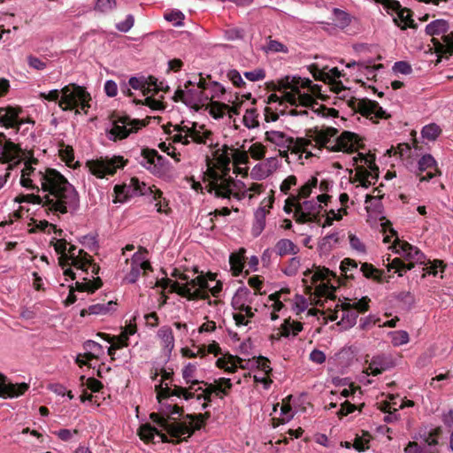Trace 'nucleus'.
<instances>
[{
    "mask_svg": "<svg viewBox=\"0 0 453 453\" xmlns=\"http://www.w3.org/2000/svg\"><path fill=\"white\" fill-rule=\"evenodd\" d=\"M157 335L161 341L165 352L171 354L174 348V337L172 328L168 326H164L158 329Z\"/></svg>",
    "mask_w": 453,
    "mask_h": 453,
    "instance_id": "obj_34",
    "label": "nucleus"
},
{
    "mask_svg": "<svg viewBox=\"0 0 453 453\" xmlns=\"http://www.w3.org/2000/svg\"><path fill=\"white\" fill-rule=\"evenodd\" d=\"M390 232L392 236H395V240L393 242L395 252L403 256L409 263L406 264L400 258H394L388 265V271L395 270V273H398L399 276H402L403 272L412 269L415 263H424L425 255L417 247L411 245L407 242L399 240L395 230L392 229Z\"/></svg>",
    "mask_w": 453,
    "mask_h": 453,
    "instance_id": "obj_8",
    "label": "nucleus"
},
{
    "mask_svg": "<svg viewBox=\"0 0 453 453\" xmlns=\"http://www.w3.org/2000/svg\"><path fill=\"white\" fill-rule=\"evenodd\" d=\"M22 110L18 106L8 105L0 108V124L6 128H17L24 123L19 118Z\"/></svg>",
    "mask_w": 453,
    "mask_h": 453,
    "instance_id": "obj_23",
    "label": "nucleus"
},
{
    "mask_svg": "<svg viewBox=\"0 0 453 453\" xmlns=\"http://www.w3.org/2000/svg\"><path fill=\"white\" fill-rule=\"evenodd\" d=\"M249 152L252 158L259 160L265 155V147L259 142H256L250 147Z\"/></svg>",
    "mask_w": 453,
    "mask_h": 453,
    "instance_id": "obj_58",
    "label": "nucleus"
},
{
    "mask_svg": "<svg viewBox=\"0 0 453 453\" xmlns=\"http://www.w3.org/2000/svg\"><path fill=\"white\" fill-rule=\"evenodd\" d=\"M280 165L277 157H268L261 163L257 164L251 170L250 175L255 180H265L272 175Z\"/></svg>",
    "mask_w": 453,
    "mask_h": 453,
    "instance_id": "obj_24",
    "label": "nucleus"
},
{
    "mask_svg": "<svg viewBox=\"0 0 453 453\" xmlns=\"http://www.w3.org/2000/svg\"><path fill=\"white\" fill-rule=\"evenodd\" d=\"M232 151V161L234 165H246L249 162V157L246 151L235 150H231Z\"/></svg>",
    "mask_w": 453,
    "mask_h": 453,
    "instance_id": "obj_55",
    "label": "nucleus"
},
{
    "mask_svg": "<svg viewBox=\"0 0 453 453\" xmlns=\"http://www.w3.org/2000/svg\"><path fill=\"white\" fill-rule=\"evenodd\" d=\"M441 133V127L434 123L425 126L421 130V135L428 141H435Z\"/></svg>",
    "mask_w": 453,
    "mask_h": 453,
    "instance_id": "obj_43",
    "label": "nucleus"
},
{
    "mask_svg": "<svg viewBox=\"0 0 453 453\" xmlns=\"http://www.w3.org/2000/svg\"><path fill=\"white\" fill-rule=\"evenodd\" d=\"M329 271L324 270V271H319L316 272L313 276L312 280L313 282L320 281L318 285L315 287V295L319 298L318 304L323 305L322 303H320L321 298H325V300L327 299H334V292L336 290V288L330 285L328 282H325L324 280L328 276Z\"/></svg>",
    "mask_w": 453,
    "mask_h": 453,
    "instance_id": "obj_20",
    "label": "nucleus"
},
{
    "mask_svg": "<svg viewBox=\"0 0 453 453\" xmlns=\"http://www.w3.org/2000/svg\"><path fill=\"white\" fill-rule=\"evenodd\" d=\"M179 133L173 136L174 142H181L182 144H189L190 140L188 136L189 127L183 126L178 128Z\"/></svg>",
    "mask_w": 453,
    "mask_h": 453,
    "instance_id": "obj_59",
    "label": "nucleus"
},
{
    "mask_svg": "<svg viewBox=\"0 0 453 453\" xmlns=\"http://www.w3.org/2000/svg\"><path fill=\"white\" fill-rule=\"evenodd\" d=\"M195 81H188L185 83V88L187 89L188 98L186 99V104L189 106H196L198 104H204L210 98L204 91L198 88H194Z\"/></svg>",
    "mask_w": 453,
    "mask_h": 453,
    "instance_id": "obj_32",
    "label": "nucleus"
},
{
    "mask_svg": "<svg viewBox=\"0 0 453 453\" xmlns=\"http://www.w3.org/2000/svg\"><path fill=\"white\" fill-rule=\"evenodd\" d=\"M339 242V234L337 232L326 234L319 242V248L321 252H329Z\"/></svg>",
    "mask_w": 453,
    "mask_h": 453,
    "instance_id": "obj_41",
    "label": "nucleus"
},
{
    "mask_svg": "<svg viewBox=\"0 0 453 453\" xmlns=\"http://www.w3.org/2000/svg\"><path fill=\"white\" fill-rule=\"evenodd\" d=\"M29 386L27 383L7 382V378L0 373V397L14 398L23 395Z\"/></svg>",
    "mask_w": 453,
    "mask_h": 453,
    "instance_id": "obj_26",
    "label": "nucleus"
},
{
    "mask_svg": "<svg viewBox=\"0 0 453 453\" xmlns=\"http://www.w3.org/2000/svg\"><path fill=\"white\" fill-rule=\"evenodd\" d=\"M67 265H72L86 273L90 269L93 278L95 275L98 274L99 272V266L93 263L92 257L83 250L78 249L72 244L69 245L65 261V267Z\"/></svg>",
    "mask_w": 453,
    "mask_h": 453,
    "instance_id": "obj_15",
    "label": "nucleus"
},
{
    "mask_svg": "<svg viewBox=\"0 0 453 453\" xmlns=\"http://www.w3.org/2000/svg\"><path fill=\"white\" fill-rule=\"evenodd\" d=\"M37 159L31 157L25 162L21 171L20 184L30 189L41 190L43 196L31 194L23 196L20 202L42 204L54 215L74 213L80 206V196L75 188L58 171L45 168L36 171L33 165Z\"/></svg>",
    "mask_w": 453,
    "mask_h": 453,
    "instance_id": "obj_1",
    "label": "nucleus"
},
{
    "mask_svg": "<svg viewBox=\"0 0 453 453\" xmlns=\"http://www.w3.org/2000/svg\"><path fill=\"white\" fill-rule=\"evenodd\" d=\"M179 279L185 281V283L166 279L164 280L162 287L166 288L169 286L171 292L176 293L188 300L207 299L209 297L207 289H210L214 296H217L222 290V283L220 281H218L214 287L210 288L207 280L203 275L188 280L186 274H180Z\"/></svg>",
    "mask_w": 453,
    "mask_h": 453,
    "instance_id": "obj_4",
    "label": "nucleus"
},
{
    "mask_svg": "<svg viewBox=\"0 0 453 453\" xmlns=\"http://www.w3.org/2000/svg\"><path fill=\"white\" fill-rule=\"evenodd\" d=\"M236 326H247L250 323V319L254 317V313L251 311V315H248L244 311H236L233 315Z\"/></svg>",
    "mask_w": 453,
    "mask_h": 453,
    "instance_id": "obj_60",
    "label": "nucleus"
},
{
    "mask_svg": "<svg viewBox=\"0 0 453 453\" xmlns=\"http://www.w3.org/2000/svg\"><path fill=\"white\" fill-rule=\"evenodd\" d=\"M157 430L150 425H142L139 429V436L144 441H150L154 439Z\"/></svg>",
    "mask_w": 453,
    "mask_h": 453,
    "instance_id": "obj_57",
    "label": "nucleus"
},
{
    "mask_svg": "<svg viewBox=\"0 0 453 453\" xmlns=\"http://www.w3.org/2000/svg\"><path fill=\"white\" fill-rule=\"evenodd\" d=\"M265 50L270 52H287L288 48L276 40H270L265 47Z\"/></svg>",
    "mask_w": 453,
    "mask_h": 453,
    "instance_id": "obj_64",
    "label": "nucleus"
},
{
    "mask_svg": "<svg viewBox=\"0 0 453 453\" xmlns=\"http://www.w3.org/2000/svg\"><path fill=\"white\" fill-rule=\"evenodd\" d=\"M214 382L217 387L219 397L223 398L225 395H228V394L233 387L231 379L219 378L218 380H215Z\"/></svg>",
    "mask_w": 453,
    "mask_h": 453,
    "instance_id": "obj_45",
    "label": "nucleus"
},
{
    "mask_svg": "<svg viewBox=\"0 0 453 453\" xmlns=\"http://www.w3.org/2000/svg\"><path fill=\"white\" fill-rule=\"evenodd\" d=\"M76 289L78 291H88L93 293L96 289L99 288L101 286V280L98 278L96 281L93 282L88 280L86 282H76L75 283Z\"/></svg>",
    "mask_w": 453,
    "mask_h": 453,
    "instance_id": "obj_52",
    "label": "nucleus"
},
{
    "mask_svg": "<svg viewBox=\"0 0 453 453\" xmlns=\"http://www.w3.org/2000/svg\"><path fill=\"white\" fill-rule=\"evenodd\" d=\"M394 365V363L389 356L387 355H378L372 357L371 361L369 362L368 367L366 369L367 374H371L373 376H377L383 372L390 369Z\"/></svg>",
    "mask_w": 453,
    "mask_h": 453,
    "instance_id": "obj_29",
    "label": "nucleus"
},
{
    "mask_svg": "<svg viewBox=\"0 0 453 453\" xmlns=\"http://www.w3.org/2000/svg\"><path fill=\"white\" fill-rule=\"evenodd\" d=\"M330 196L326 194L317 196V200H307L300 203L297 197H289L285 205V211L290 212L288 205L295 207V219L298 223H307L315 221L317 216L322 209L321 203H326Z\"/></svg>",
    "mask_w": 453,
    "mask_h": 453,
    "instance_id": "obj_9",
    "label": "nucleus"
},
{
    "mask_svg": "<svg viewBox=\"0 0 453 453\" xmlns=\"http://www.w3.org/2000/svg\"><path fill=\"white\" fill-rule=\"evenodd\" d=\"M333 15L335 26L342 29L347 27L351 23V16L343 10L334 8Z\"/></svg>",
    "mask_w": 453,
    "mask_h": 453,
    "instance_id": "obj_42",
    "label": "nucleus"
},
{
    "mask_svg": "<svg viewBox=\"0 0 453 453\" xmlns=\"http://www.w3.org/2000/svg\"><path fill=\"white\" fill-rule=\"evenodd\" d=\"M69 245L70 244L67 243L66 241L65 240H58L54 244L56 252L60 255L58 260L59 265L63 268H65V261L67 255Z\"/></svg>",
    "mask_w": 453,
    "mask_h": 453,
    "instance_id": "obj_48",
    "label": "nucleus"
},
{
    "mask_svg": "<svg viewBox=\"0 0 453 453\" xmlns=\"http://www.w3.org/2000/svg\"><path fill=\"white\" fill-rule=\"evenodd\" d=\"M142 126L144 123L141 120L131 119L127 115L117 116L112 119L111 127L108 130V138L112 141L125 139Z\"/></svg>",
    "mask_w": 453,
    "mask_h": 453,
    "instance_id": "obj_14",
    "label": "nucleus"
},
{
    "mask_svg": "<svg viewBox=\"0 0 453 453\" xmlns=\"http://www.w3.org/2000/svg\"><path fill=\"white\" fill-rule=\"evenodd\" d=\"M418 175L427 171L426 175L420 176L419 180L425 181L433 179L437 173H440L437 169V163L434 157L430 154L424 155L418 162Z\"/></svg>",
    "mask_w": 453,
    "mask_h": 453,
    "instance_id": "obj_30",
    "label": "nucleus"
},
{
    "mask_svg": "<svg viewBox=\"0 0 453 453\" xmlns=\"http://www.w3.org/2000/svg\"><path fill=\"white\" fill-rule=\"evenodd\" d=\"M151 270L150 263L147 260L144 254L135 252L131 258V269L125 276V280L128 283H134L139 279L142 271Z\"/></svg>",
    "mask_w": 453,
    "mask_h": 453,
    "instance_id": "obj_21",
    "label": "nucleus"
},
{
    "mask_svg": "<svg viewBox=\"0 0 453 453\" xmlns=\"http://www.w3.org/2000/svg\"><path fill=\"white\" fill-rule=\"evenodd\" d=\"M127 160L121 156L100 157L88 160L87 166L89 172L97 178H104L106 175H113L117 169L126 165Z\"/></svg>",
    "mask_w": 453,
    "mask_h": 453,
    "instance_id": "obj_13",
    "label": "nucleus"
},
{
    "mask_svg": "<svg viewBox=\"0 0 453 453\" xmlns=\"http://www.w3.org/2000/svg\"><path fill=\"white\" fill-rule=\"evenodd\" d=\"M22 158L23 153L19 145L0 132V164H8L9 169H12L19 164Z\"/></svg>",
    "mask_w": 453,
    "mask_h": 453,
    "instance_id": "obj_16",
    "label": "nucleus"
},
{
    "mask_svg": "<svg viewBox=\"0 0 453 453\" xmlns=\"http://www.w3.org/2000/svg\"><path fill=\"white\" fill-rule=\"evenodd\" d=\"M341 270L347 278H353L352 272L358 270L357 264L355 260L350 258H345L341 263Z\"/></svg>",
    "mask_w": 453,
    "mask_h": 453,
    "instance_id": "obj_51",
    "label": "nucleus"
},
{
    "mask_svg": "<svg viewBox=\"0 0 453 453\" xmlns=\"http://www.w3.org/2000/svg\"><path fill=\"white\" fill-rule=\"evenodd\" d=\"M257 292H251L247 288H239L233 296L232 305L235 311H244L251 315L252 308L250 304L256 297Z\"/></svg>",
    "mask_w": 453,
    "mask_h": 453,
    "instance_id": "obj_22",
    "label": "nucleus"
},
{
    "mask_svg": "<svg viewBox=\"0 0 453 453\" xmlns=\"http://www.w3.org/2000/svg\"><path fill=\"white\" fill-rule=\"evenodd\" d=\"M188 385V388L174 386L173 388H171L167 383H165V387H163L162 384L156 385L157 397L158 400H161L162 398H167L172 395H176L178 397H182L183 399L188 401L195 397V392L202 390V387L195 388L196 385Z\"/></svg>",
    "mask_w": 453,
    "mask_h": 453,
    "instance_id": "obj_19",
    "label": "nucleus"
},
{
    "mask_svg": "<svg viewBox=\"0 0 453 453\" xmlns=\"http://www.w3.org/2000/svg\"><path fill=\"white\" fill-rule=\"evenodd\" d=\"M83 347L84 349L88 351L85 356L88 360L96 358L101 352H103L102 345L91 340L85 342Z\"/></svg>",
    "mask_w": 453,
    "mask_h": 453,
    "instance_id": "obj_44",
    "label": "nucleus"
},
{
    "mask_svg": "<svg viewBox=\"0 0 453 453\" xmlns=\"http://www.w3.org/2000/svg\"><path fill=\"white\" fill-rule=\"evenodd\" d=\"M258 113L255 108L247 109L243 116V123L249 129L258 127Z\"/></svg>",
    "mask_w": 453,
    "mask_h": 453,
    "instance_id": "obj_46",
    "label": "nucleus"
},
{
    "mask_svg": "<svg viewBox=\"0 0 453 453\" xmlns=\"http://www.w3.org/2000/svg\"><path fill=\"white\" fill-rule=\"evenodd\" d=\"M244 253L245 250L242 249L237 253H232L229 257L231 270L235 275L242 272L244 267Z\"/></svg>",
    "mask_w": 453,
    "mask_h": 453,
    "instance_id": "obj_40",
    "label": "nucleus"
},
{
    "mask_svg": "<svg viewBox=\"0 0 453 453\" xmlns=\"http://www.w3.org/2000/svg\"><path fill=\"white\" fill-rule=\"evenodd\" d=\"M338 130L330 127H316L311 134V139L319 147L326 148L331 151L354 152L358 144L356 134L344 131L337 135Z\"/></svg>",
    "mask_w": 453,
    "mask_h": 453,
    "instance_id": "obj_5",
    "label": "nucleus"
},
{
    "mask_svg": "<svg viewBox=\"0 0 453 453\" xmlns=\"http://www.w3.org/2000/svg\"><path fill=\"white\" fill-rule=\"evenodd\" d=\"M280 86L286 91L284 92V99L291 105L311 106L310 110L300 111L296 110L290 111L292 115H309L319 114V111H326V108L319 106L314 110L312 104L314 98L311 94H316L319 91V86L313 85L312 81L308 78H301L296 76H286L280 81Z\"/></svg>",
    "mask_w": 453,
    "mask_h": 453,
    "instance_id": "obj_3",
    "label": "nucleus"
},
{
    "mask_svg": "<svg viewBox=\"0 0 453 453\" xmlns=\"http://www.w3.org/2000/svg\"><path fill=\"white\" fill-rule=\"evenodd\" d=\"M442 42L436 38L432 39V42L437 52L442 54H452L453 53V33L442 35Z\"/></svg>",
    "mask_w": 453,
    "mask_h": 453,
    "instance_id": "obj_36",
    "label": "nucleus"
},
{
    "mask_svg": "<svg viewBox=\"0 0 453 453\" xmlns=\"http://www.w3.org/2000/svg\"><path fill=\"white\" fill-rule=\"evenodd\" d=\"M244 76L250 81H258L265 78V72L264 69L257 68L250 72H245Z\"/></svg>",
    "mask_w": 453,
    "mask_h": 453,
    "instance_id": "obj_62",
    "label": "nucleus"
},
{
    "mask_svg": "<svg viewBox=\"0 0 453 453\" xmlns=\"http://www.w3.org/2000/svg\"><path fill=\"white\" fill-rule=\"evenodd\" d=\"M134 18L133 15L131 14H128L125 20L121 21V22H119L117 25H116V28L120 31V32H124V33H127L134 26Z\"/></svg>",
    "mask_w": 453,
    "mask_h": 453,
    "instance_id": "obj_63",
    "label": "nucleus"
},
{
    "mask_svg": "<svg viewBox=\"0 0 453 453\" xmlns=\"http://www.w3.org/2000/svg\"><path fill=\"white\" fill-rule=\"evenodd\" d=\"M162 157L158 155L156 150L142 149L137 158L139 164L148 170L152 171L157 167L156 161L159 162Z\"/></svg>",
    "mask_w": 453,
    "mask_h": 453,
    "instance_id": "obj_33",
    "label": "nucleus"
},
{
    "mask_svg": "<svg viewBox=\"0 0 453 453\" xmlns=\"http://www.w3.org/2000/svg\"><path fill=\"white\" fill-rule=\"evenodd\" d=\"M148 192L152 195L154 201H158L155 204L157 211L160 213L167 214L168 211L165 209L167 204L164 206L160 201L162 192L158 189H153L151 187H148L144 182H141L135 177L131 178L127 183L116 185L114 187L115 198L113 202L124 203L134 196H144Z\"/></svg>",
    "mask_w": 453,
    "mask_h": 453,
    "instance_id": "obj_6",
    "label": "nucleus"
},
{
    "mask_svg": "<svg viewBox=\"0 0 453 453\" xmlns=\"http://www.w3.org/2000/svg\"><path fill=\"white\" fill-rule=\"evenodd\" d=\"M273 203V197H269L267 202L265 201V199H264L263 202L261 203V206L257 208V210L255 211V219L252 226V234L255 237H257L265 229V218L267 213L269 212V208L272 207Z\"/></svg>",
    "mask_w": 453,
    "mask_h": 453,
    "instance_id": "obj_27",
    "label": "nucleus"
},
{
    "mask_svg": "<svg viewBox=\"0 0 453 453\" xmlns=\"http://www.w3.org/2000/svg\"><path fill=\"white\" fill-rule=\"evenodd\" d=\"M357 316V311L351 308L349 303H341L335 305V309L330 316V320L334 321L340 319L338 325L343 329H349L356 325Z\"/></svg>",
    "mask_w": 453,
    "mask_h": 453,
    "instance_id": "obj_18",
    "label": "nucleus"
},
{
    "mask_svg": "<svg viewBox=\"0 0 453 453\" xmlns=\"http://www.w3.org/2000/svg\"><path fill=\"white\" fill-rule=\"evenodd\" d=\"M318 185V179L316 177H312L304 185H303L298 192L297 196H294L293 197H297V201L300 200V198H305L308 197L312 189L314 188H317Z\"/></svg>",
    "mask_w": 453,
    "mask_h": 453,
    "instance_id": "obj_47",
    "label": "nucleus"
},
{
    "mask_svg": "<svg viewBox=\"0 0 453 453\" xmlns=\"http://www.w3.org/2000/svg\"><path fill=\"white\" fill-rule=\"evenodd\" d=\"M284 336H288L291 333L293 335H296L299 332L303 330V325L300 322H290L289 320H285V323L282 326Z\"/></svg>",
    "mask_w": 453,
    "mask_h": 453,
    "instance_id": "obj_49",
    "label": "nucleus"
},
{
    "mask_svg": "<svg viewBox=\"0 0 453 453\" xmlns=\"http://www.w3.org/2000/svg\"><path fill=\"white\" fill-rule=\"evenodd\" d=\"M449 23L445 19H435L426 27V33L434 36L446 34L449 30Z\"/></svg>",
    "mask_w": 453,
    "mask_h": 453,
    "instance_id": "obj_38",
    "label": "nucleus"
},
{
    "mask_svg": "<svg viewBox=\"0 0 453 453\" xmlns=\"http://www.w3.org/2000/svg\"><path fill=\"white\" fill-rule=\"evenodd\" d=\"M190 142H196L197 144H207L209 147H214L211 136L212 133L204 128L203 126H198L196 123H193L192 127H189L188 133Z\"/></svg>",
    "mask_w": 453,
    "mask_h": 453,
    "instance_id": "obj_31",
    "label": "nucleus"
},
{
    "mask_svg": "<svg viewBox=\"0 0 453 453\" xmlns=\"http://www.w3.org/2000/svg\"><path fill=\"white\" fill-rule=\"evenodd\" d=\"M206 388L203 389L202 388L203 393L197 395L196 399L198 401L203 400L204 403H202V410H205L209 406V403L211 401V395L216 394L218 395V390L215 382L214 383H203Z\"/></svg>",
    "mask_w": 453,
    "mask_h": 453,
    "instance_id": "obj_39",
    "label": "nucleus"
},
{
    "mask_svg": "<svg viewBox=\"0 0 453 453\" xmlns=\"http://www.w3.org/2000/svg\"><path fill=\"white\" fill-rule=\"evenodd\" d=\"M188 423L171 422L169 418L160 416L157 413H151L150 418L165 429L172 437L179 440H185L192 435L196 430H199L204 423V415H188Z\"/></svg>",
    "mask_w": 453,
    "mask_h": 453,
    "instance_id": "obj_7",
    "label": "nucleus"
},
{
    "mask_svg": "<svg viewBox=\"0 0 453 453\" xmlns=\"http://www.w3.org/2000/svg\"><path fill=\"white\" fill-rule=\"evenodd\" d=\"M409 334L406 331L400 330L391 333V342L394 346H401L409 342Z\"/></svg>",
    "mask_w": 453,
    "mask_h": 453,
    "instance_id": "obj_53",
    "label": "nucleus"
},
{
    "mask_svg": "<svg viewBox=\"0 0 453 453\" xmlns=\"http://www.w3.org/2000/svg\"><path fill=\"white\" fill-rule=\"evenodd\" d=\"M355 108L363 116L370 118L371 119L387 118V114L382 107H380L378 103L369 99L358 100L356 103Z\"/></svg>",
    "mask_w": 453,
    "mask_h": 453,
    "instance_id": "obj_25",
    "label": "nucleus"
},
{
    "mask_svg": "<svg viewBox=\"0 0 453 453\" xmlns=\"http://www.w3.org/2000/svg\"><path fill=\"white\" fill-rule=\"evenodd\" d=\"M353 160L356 164L360 162L367 166L365 168V165H357L353 182H359L365 188L374 185L378 179L379 171L374 163V157L359 153L357 157H353Z\"/></svg>",
    "mask_w": 453,
    "mask_h": 453,
    "instance_id": "obj_12",
    "label": "nucleus"
},
{
    "mask_svg": "<svg viewBox=\"0 0 453 453\" xmlns=\"http://www.w3.org/2000/svg\"><path fill=\"white\" fill-rule=\"evenodd\" d=\"M265 136L266 141L279 148L280 155L283 157H288L289 150L294 153L304 152L305 147L311 143V141L303 138L295 140L285 133L275 130L266 131Z\"/></svg>",
    "mask_w": 453,
    "mask_h": 453,
    "instance_id": "obj_11",
    "label": "nucleus"
},
{
    "mask_svg": "<svg viewBox=\"0 0 453 453\" xmlns=\"http://www.w3.org/2000/svg\"><path fill=\"white\" fill-rule=\"evenodd\" d=\"M116 0H97L96 9L101 12H108L116 7Z\"/></svg>",
    "mask_w": 453,
    "mask_h": 453,
    "instance_id": "obj_61",
    "label": "nucleus"
},
{
    "mask_svg": "<svg viewBox=\"0 0 453 453\" xmlns=\"http://www.w3.org/2000/svg\"><path fill=\"white\" fill-rule=\"evenodd\" d=\"M274 251L280 257L286 255H296L299 252V248L289 239L279 240L274 247Z\"/></svg>",
    "mask_w": 453,
    "mask_h": 453,
    "instance_id": "obj_35",
    "label": "nucleus"
},
{
    "mask_svg": "<svg viewBox=\"0 0 453 453\" xmlns=\"http://www.w3.org/2000/svg\"><path fill=\"white\" fill-rule=\"evenodd\" d=\"M300 259L296 257L290 258L282 272L288 276H295L300 267Z\"/></svg>",
    "mask_w": 453,
    "mask_h": 453,
    "instance_id": "obj_54",
    "label": "nucleus"
},
{
    "mask_svg": "<svg viewBox=\"0 0 453 453\" xmlns=\"http://www.w3.org/2000/svg\"><path fill=\"white\" fill-rule=\"evenodd\" d=\"M218 143L214 144L212 157L215 160L217 168L220 171L209 167L206 173L207 185L209 193H213L216 197L230 199L231 196H238L237 191L244 186L241 180H235L229 175L230 164L232 162V148L223 145L217 148Z\"/></svg>",
    "mask_w": 453,
    "mask_h": 453,
    "instance_id": "obj_2",
    "label": "nucleus"
},
{
    "mask_svg": "<svg viewBox=\"0 0 453 453\" xmlns=\"http://www.w3.org/2000/svg\"><path fill=\"white\" fill-rule=\"evenodd\" d=\"M128 85L134 89H139L142 92L143 96L150 95V93L157 92L161 89L157 86V79L150 76L146 77H131L128 81Z\"/></svg>",
    "mask_w": 453,
    "mask_h": 453,
    "instance_id": "obj_28",
    "label": "nucleus"
},
{
    "mask_svg": "<svg viewBox=\"0 0 453 453\" xmlns=\"http://www.w3.org/2000/svg\"><path fill=\"white\" fill-rule=\"evenodd\" d=\"M27 65L30 68L36 71H42L47 67V62L42 58H39L34 55H28L27 57Z\"/></svg>",
    "mask_w": 453,
    "mask_h": 453,
    "instance_id": "obj_56",
    "label": "nucleus"
},
{
    "mask_svg": "<svg viewBox=\"0 0 453 453\" xmlns=\"http://www.w3.org/2000/svg\"><path fill=\"white\" fill-rule=\"evenodd\" d=\"M384 5L388 10H392L397 12V16L393 19L395 24L401 29L405 30L407 27L416 28L417 25L411 19L410 11L403 8L400 3L396 0H374Z\"/></svg>",
    "mask_w": 453,
    "mask_h": 453,
    "instance_id": "obj_17",
    "label": "nucleus"
},
{
    "mask_svg": "<svg viewBox=\"0 0 453 453\" xmlns=\"http://www.w3.org/2000/svg\"><path fill=\"white\" fill-rule=\"evenodd\" d=\"M113 303L111 301L108 302L107 304L96 303L90 305L88 310H83L81 311V315L84 316L86 312L89 314H105L110 311V306H111Z\"/></svg>",
    "mask_w": 453,
    "mask_h": 453,
    "instance_id": "obj_50",
    "label": "nucleus"
},
{
    "mask_svg": "<svg viewBox=\"0 0 453 453\" xmlns=\"http://www.w3.org/2000/svg\"><path fill=\"white\" fill-rule=\"evenodd\" d=\"M182 378L186 384L199 385L203 383V380H200L196 378L197 373V364L188 363L181 371Z\"/></svg>",
    "mask_w": 453,
    "mask_h": 453,
    "instance_id": "obj_37",
    "label": "nucleus"
},
{
    "mask_svg": "<svg viewBox=\"0 0 453 453\" xmlns=\"http://www.w3.org/2000/svg\"><path fill=\"white\" fill-rule=\"evenodd\" d=\"M90 95L83 87L74 83L65 86L61 89V97L58 101V106L63 111H72L75 109V113L79 114L81 111L87 112L90 107Z\"/></svg>",
    "mask_w": 453,
    "mask_h": 453,
    "instance_id": "obj_10",
    "label": "nucleus"
}]
</instances>
